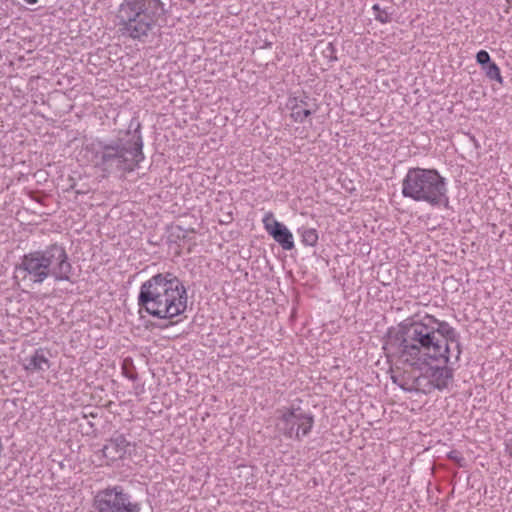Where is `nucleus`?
<instances>
[{
    "instance_id": "20e7f679",
    "label": "nucleus",
    "mask_w": 512,
    "mask_h": 512,
    "mask_svg": "<svg viewBox=\"0 0 512 512\" xmlns=\"http://www.w3.org/2000/svg\"><path fill=\"white\" fill-rule=\"evenodd\" d=\"M401 193L404 198L432 207L449 204L447 180L436 169L409 168L402 180Z\"/></svg>"
},
{
    "instance_id": "9d476101",
    "label": "nucleus",
    "mask_w": 512,
    "mask_h": 512,
    "mask_svg": "<svg viewBox=\"0 0 512 512\" xmlns=\"http://www.w3.org/2000/svg\"><path fill=\"white\" fill-rule=\"evenodd\" d=\"M16 269L33 284H42L51 277L42 250L25 254Z\"/></svg>"
},
{
    "instance_id": "dca6fc26",
    "label": "nucleus",
    "mask_w": 512,
    "mask_h": 512,
    "mask_svg": "<svg viewBox=\"0 0 512 512\" xmlns=\"http://www.w3.org/2000/svg\"><path fill=\"white\" fill-rule=\"evenodd\" d=\"M390 379L403 391L417 393V384L414 383L416 382V377H410L406 373H402L401 371L391 369Z\"/></svg>"
},
{
    "instance_id": "4be33fe9",
    "label": "nucleus",
    "mask_w": 512,
    "mask_h": 512,
    "mask_svg": "<svg viewBox=\"0 0 512 512\" xmlns=\"http://www.w3.org/2000/svg\"><path fill=\"white\" fill-rule=\"evenodd\" d=\"M505 451L506 453L512 457V436L505 439Z\"/></svg>"
},
{
    "instance_id": "a211bd4d",
    "label": "nucleus",
    "mask_w": 512,
    "mask_h": 512,
    "mask_svg": "<svg viewBox=\"0 0 512 512\" xmlns=\"http://www.w3.org/2000/svg\"><path fill=\"white\" fill-rule=\"evenodd\" d=\"M372 10L374 12V18L376 21L381 24H387L392 20V11L389 8H381L379 4H374L372 6Z\"/></svg>"
},
{
    "instance_id": "ddd939ff",
    "label": "nucleus",
    "mask_w": 512,
    "mask_h": 512,
    "mask_svg": "<svg viewBox=\"0 0 512 512\" xmlns=\"http://www.w3.org/2000/svg\"><path fill=\"white\" fill-rule=\"evenodd\" d=\"M290 109V117L296 123H304L308 117L317 111V106L306 96L290 97L287 102Z\"/></svg>"
},
{
    "instance_id": "aec40b11",
    "label": "nucleus",
    "mask_w": 512,
    "mask_h": 512,
    "mask_svg": "<svg viewBox=\"0 0 512 512\" xmlns=\"http://www.w3.org/2000/svg\"><path fill=\"white\" fill-rule=\"evenodd\" d=\"M476 61L482 66V68L492 63L489 53L485 50H480L476 54Z\"/></svg>"
},
{
    "instance_id": "f257e3e1",
    "label": "nucleus",
    "mask_w": 512,
    "mask_h": 512,
    "mask_svg": "<svg viewBox=\"0 0 512 512\" xmlns=\"http://www.w3.org/2000/svg\"><path fill=\"white\" fill-rule=\"evenodd\" d=\"M143 138L140 123L133 132L127 130L124 136L115 139L96 137L82 149L86 162L99 170L103 177L113 173H130L139 168L144 160Z\"/></svg>"
},
{
    "instance_id": "6e6552de",
    "label": "nucleus",
    "mask_w": 512,
    "mask_h": 512,
    "mask_svg": "<svg viewBox=\"0 0 512 512\" xmlns=\"http://www.w3.org/2000/svg\"><path fill=\"white\" fill-rule=\"evenodd\" d=\"M449 364L432 363L425 366L424 371L416 377L417 393L430 394L435 390L443 391L453 380V369Z\"/></svg>"
},
{
    "instance_id": "39448f33",
    "label": "nucleus",
    "mask_w": 512,
    "mask_h": 512,
    "mask_svg": "<svg viewBox=\"0 0 512 512\" xmlns=\"http://www.w3.org/2000/svg\"><path fill=\"white\" fill-rule=\"evenodd\" d=\"M163 12L161 0H124L118 9L122 34L134 40L147 37Z\"/></svg>"
},
{
    "instance_id": "5701e85b",
    "label": "nucleus",
    "mask_w": 512,
    "mask_h": 512,
    "mask_svg": "<svg viewBox=\"0 0 512 512\" xmlns=\"http://www.w3.org/2000/svg\"><path fill=\"white\" fill-rule=\"evenodd\" d=\"M448 457L449 459L451 460H454V461H459L460 459H462V457L460 456V453L458 451H451L449 454H448Z\"/></svg>"
},
{
    "instance_id": "4468645a",
    "label": "nucleus",
    "mask_w": 512,
    "mask_h": 512,
    "mask_svg": "<svg viewBox=\"0 0 512 512\" xmlns=\"http://www.w3.org/2000/svg\"><path fill=\"white\" fill-rule=\"evenodd\" d=\"M134 450V445L124 435H117L104 445L102 451L105 458L110 461L123 459Z\"/></svg>"
},
{
    "instance_id": "7ed1b4c3",
    "label": "nucleus",
    "mask_w": 512,
    "mask_h": 512,
    "mask_svg": "<svg viewBox=\"0 0 512 512\" xmlns=\"http://www.w3.org/2000/svg\"><path fill=\"white\" fill-rule=\"evenodd\" d=\"M137 301L150 316L172 319L186 311L187 291L174 274L158 273L141 284Z\"/></svg>"
},
{
    "instance_id": "9b49d317",
    "label": "nucleus",
    "mask_w": 512,
    "mask_h": 512,
    "mask_svg": "<svg viewBox=\"0 0 512 512\" xmlns=\"http://www.w3.org/2000/svg\"><path fill=\"white\" fill-rule=\"evenodd\" d=\"M422 320L427 324V326L432 327L435 337L446 341L448 346L453 343L456 345V354L453 363L458 362L460 360L462 349L460 344V335L456 329L447 321L439 320L433 315L426 314Z\"/></svg>"
},
{
    "instance_id": "f03ea898",
    "label": "nucleus",
    "mask_w": 512,
    "mask_h": 512,
    "mask_svg": "<svg viewBox=\"0 0 512 512\" xmlns=\"http://www.w3.org/2000/svg\"><path fill=\"white\" fill-rule=\"evenodd\" d=\"M399 359L413 368L423 370L432 363L453 364L446 341L433 334L423 320L400 328L397 334Z\"/></svg>"
},
{
    "instance_id": "2eb2a0df",
    "label": "nucleus",
    "mask_w": 512,
    "mask_h": 512,
    "mask_svg": "<svg viewBox=\"0 0 512 512\" xmlns=\"http://www.w3.org/2000/svg\"><path fill=\"white\" fill-rule=\"evenodd\" d=\"M50 366L47 352L43 348L36 349L24 362V369L30 373L47 371Z\"/></svg>"
},
{
    "instance_id": "412c9836",
    "label": "nucleus",
    "mask_w": 512,
    "mask_h": 512,
    "mask_svg": "<svg viewBox=\"0 0 512 512\" xmlns=\"http://www.w3.org/2000/svg\"><path fill=\"white\" fill-rule=\"evenodd\" d=\"M188 232H193V230H186L181 226H176L173 228L172 236H175L177 239H184L187 236Z\"/></svg>"
},
{
    "instance_id": "393cba45",
    "label": "nucleus",
    "mask_w": 512,
    "mask_h": 512,
    "mask_svg": "<svg viewBox=\"0 0 512 512\" xmlns=\"http://www.w3.org/2000/svg\"><path fill=\"white\" fill-rule=\"evenodd\" d=\"M327 50H329L331 53H333V52H334V46H333V44H332V43H329V44L327 45Z\"/></svg>"
},
{
    "instance_id": "b1692460",
    "label": "nucleus",
    "mask_w": 512,
    "mask_h": 512,
    "mask_svg": "<svg viewBox=\"0 0 512 512\" xmlns=\"http://www.w3.org/2000/svg\"><path fill=\"white\" fill-rule=\"evenodd\" d=\"M23 1L29 5H35L38 3V0H23Z\"/></svg>"
},
{
    "instance_id": "f8f14e48",
    "label": "nucleus",
    "mask_w": 512,
    "mask_h": 512,
    "mask_svg": "<svg viewBox=\"0 0 512 512\" xmlns=\"http://www.w3.org/2000/svg\"><path fill=\"white\" fill-rule=\"evenodd\" d=\"M262 223L266 232L283 250L290 251L295 247L292 232L285 224L276 220L273 212H266L262 218Z\"/></svg>"
},
{
    "instance_id": "423d86ee",
    "label": "nucleus",
    "mask_w": 512,
    "mask_h": 512,
    "mask_svg": "<svg viewBox=\"0 0 512 512\" xmlns=\"http://www.w3.org/2000/svg\"><path fill=\"white\" fill-rule=\"evenodd\" d=\"M314 415L300 405L283 406L276 410L275 428L287 439L302 441L314 426Z\"/></svg>"
},
{
    "instance_id": "f3484780",
    "label": "nucleus",
    "mask_w": 512,
    "mask_h": 512,
    "mask_svg": "<svg viewBox=\"0 0 512 512\" xmlns=\"http://www.w3.org/2000/svg\"><path fill=\"white\" fill-rule=\"evenodd\" d=\"M298 234L301 237V243L304 246L313 247L318 243L319 235L315 228L302 226L298 228Z\"/></svg>"
},
{
    "instance_id": "0eeeda50",
    "label": "nucleus",
    "mask_w": 512,
    "mask_h": 512,
    "mask_svg": "<svg viewBox=\"0 0 512 512\" xmlns=\"http://www.w3.org/2000/svg\"><path fill=\"white\" fill-rule=\"evenodd\" d=\"M96 512H141V504L132 499L120 485L97 491L93 499Z\"/></svg>"
},
{
    "instance_id": "6ab92c4d",
    "label": "nucleus",
    "mask_w": 512,
    "mask_h": 512,
    "mask_svg": "<svg viewBox=\"0 0 512 512\" xmlns=\"http://www.w3.org/2000/svg\"><path fill=\"white\" fill-rule=\"evenodd\" d=\"M482 69L484 70L487 78H489L490 80H494V81L498 82L499 84L503 83V77L501 75L500 68L498 67V65L495 62L488 64L487 66L483 67Z\"/></svg>"
},
{
    "instance_id": "1a4fd4ad",
    "label": "nucleus",
    "mask_w": 512,
    "mask_h": 512,
    "mask_svg": "<svg viewBox=\"0 0 512 512\" xmlns=\"http://www.w3.org/2000/svg\"><path fill=\"white\" fill-rule=\"evenodd\" d=\"M51 278L56 282L70 281L73 267L66 248L53 243L42 249Z\"/></svg>"
}]
</instances>
